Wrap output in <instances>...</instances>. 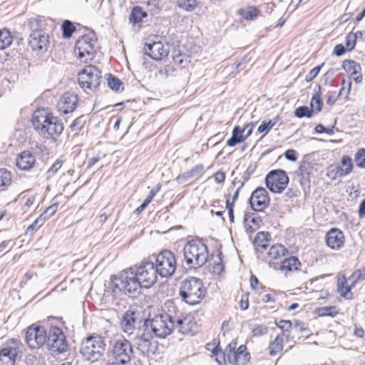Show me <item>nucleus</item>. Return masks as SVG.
Returning a JSON list of instances; mask_svg holds the SVG:
<instances>
[{"label": "nucleus", "instance_id": "864d4df0", "mask_svg": "<svg viewBox=\"0 0 365 365\" xmlns=\"http://www.w3.org/2000/svg\"><path fill=\"white\" fill-rule=\"evenodd\" d=\"M312 169V167L309 163L302 162L299 168V173L304 178H308Z\"/></svg>", "mask_w": 365, "mask_h": 365}, {"label": "nucleus", "instance_id": "c85d7f7f", "mask_svg": "<svg viewBox=\"0 0 365 365\" xmlns=\"http://www.w3.org/2000/svg\"><path fill=\"white\" fill-rule=\"evenodd\" d=\"M240 16L247 21H254L260 15V11L255 6H248L238 11Z\"/></svg>", "mask_w": 365, "mask_h": 365}, {"label": "nucleus", "instance_id": "37998d69", "mask_svg": "<svg viewBox=\"0 0 365 365\" xmlns=\"http://www.w3.org/2000/svg\"><path fill=\"white\" fill-rule=\"evenodd\" d=\"M294 115L299 118L304 117L310 118L313 115V110H311V108L307 106H300L296 108Z\"/></svg>", "mask_w": 365, "mask_h": 365}, {"label": "nucleus", "instance_id": "052dcab7", "mask_svg": "<svg viewBox=\"0 0 365 365\" xmlns=\"http://www.w3.org/2000/svg\"><path fill=\"white\" fill-rule=\"evenodd\" d=\"M276 325L284 332L289 331L292 328V322L289 320H280L279 322H276Z\"/></svg>", "mask_w": 365, "mask_h": 365}, {"label": "nucleus", "instance_id": "5701e85b", "mask_svg": "<svg viewBox=\"0 0 365 365\" xmlns=\"http://www.w3.org/2000/svg\"><path fill=\"white\" fill-rule=\"evenodd\" d=\"M35 163L36 157L29 150L21 152L16 158V166L22 170L31 169Z\"/></svg>", "mask_w": 365, "mask_h": 365}, {"label": "nucleus", "instance_id": "6e6552de", "mask_svg": "<svg viewBox=\"0 0 365 365\" xmlns=\"http://www.w3.org/2000/svg\"><path fill=\"white\" fill-rule=\"evenodd\" d=\"M45 346L52 354H58L66 351L68 344L66 336L59 327H51L49 329Z\"/></svg>", "mask_w": 365, "mask_h": 365}, {"label": "nucleus", "instance_id": "c03bdc74", "mask_svg": "<svg viewBox=\"0 0 365 365\" xmlns=\"http://www.w3.org/2000/svg\"><path fill=\"white\" fill-rule=\"evenodd\" d=\"M177 4L179 7L191 11H193L197 6V0H177Z\"/></svg>", "mask_w": 365, "mask_h": 365}, {"label": "nucleus", "instance_id": "9b49d317", "mask_svg": "<svg viewBox=\"0 0 365 365\" xmlns=\"http://www.w3.org/2000/svg\"><path fill=\"white\" fill-rule=\"evenodd\" d=\"M101 79V72L94 66H86L78 74V83L85 88H96L99 86Z\"/></svg>", "mask_w": 365, "mask_h": 365}, {"label": "nucleus", "instance_id": "cd10ccee", "mask_svg": "<svg viewBox=\"0 0 365 365\" xmlns=\"http://www.w3.org/2000/svg\"><path fill=\"white\" fill-rule=\"evenodd\" d=\"M301 262L296 257H290L282 262L280 269L282 271H297L299 269Z\"/></svg>", "mask_w": 365, "mask_h": 365}, {"label": "nucleus", "instance_id": "0eeeda50", "mask_svg": "<svg viewBox=\"0 0 365 365\" xmlns=\"http://www.w3.org/2000/svg\"><path fill=\"white\" fill-rule=\"evenodd\" d=\"M112 356L117 364H128L134 358L131 342L124 338L115 340L112 346Z\"/></svg>", "mask_w": 365, "mask_h": 365}, {"label": "nucleus", "instance_id": "49530a36", "mask_svg": "<svg viewBox=\"0 0 365 365\" xmlns=\"http://www.w3.org/2000/svg\"><path fill=\"white\" fill-rule=\"evenodd\" d=\"M356 165L361 168H365V148L359 149L355 155Z\"/></svg>", "mask_w": 365, "mask_h": 365}, {"label": "nucleus", "instance_id": "e433bc0d", "mask_svg": "<svg viewBox=\"0 0 365 365\" xmlns=\"http://www.w3.org/2000/svg\"><path fill=\"white\" fill-rule=\"evenodd\" d=\"M320 90H321V87L319 85L318 86V91L314 94V96H312V101H311V103H310L311 110H313V113L314 112L319 113V111H321L322 108L323 103L321 99Z\"/></svg>", "mask_w": 365, "mask_h": 365}, {"label": "nucleus", "instance_id": "2f4dec72", "mask_svg": "<svg viewBox=\"0 0 365 365\" xmlns=\"http://www.w3.org/2000/svg\"><path fill=\"white\" fill-rule=\"evenodd\" d=\"M287 253V250L280 244L272 245L267 252L270 259H277L284 257Z\"/></svg>", "mask_w": 365, "mask_h": 365}, {"label": "nucleus", "instance_id": "a878e982", "mask_svg": "<svg viewBox=\"0 0 365 365\" xmlns=\"http://www.w3.org/2000/svg\"><path fill=\"white\" fill-rule=\"evenodd\" d=\"M269 235L268 232H260L257 234L253 244L257 252H262L268 246Z\"/></svg>", "mask_w": 365, "mask_h": 365}, {"label": "nucleus", "instance_id": "39448f33", "mask_svg": "<svg viewBox=\"0 0 365 365\" xmlns=\"http://www.w3.org/2000/svg\"><path fill=\"white\" fill-rule=\"evenodd\" d=\"M145 331H151L156 336L165 338L172 333L175 329L173 314L169 309V313L156 315L153 319L144 321Z\"/></svg>", "mask_w": 365, "mask_h": 365}, {"label": "nucleus", "instance_id": "f03ea898", "mask_svg": "<svg viewBox=\"0 0 365 365\" xmlns=\"http://www.w3.org/2000/svg\"><path fill=\"white\" fill-rule=\"evenodd\" d=\"M32 123L35 130L46 139L54 138L63 130L61 120L45 109H38L34 113Z\"/></svg>", "mask_w": 365, "mask_h": 365}, {"label": "nucleus", "instance_id": "13d9d810", "mask_svg": "<svg viewBox=\"0 0 365 365\" xmlns=\"http://www.w3.org/2000/svg\"><path fill=\"white\" fill-rule=\"evenodd\" d=\"M58 203H54L48 207L46 210L40 215L45 217V221L50 218L57 211Z\"/></svg>", "mask_w": 365, "mask_h": 365}, {"label": "nucleus", "instance_id": "72a5a7b5", "mask_svg": "<svg viewBox=\"0 0 365 365\" xmlns=\"http://www.w3.org/2000/svg\"><path fill=\"white\" fill-rule=\"evenodd\" d=\"M148 15L145 8L143 9L141 6H136L132 10L130 16V21L133 23H139Z\"/></svg>", "mask_w": 365, "mask_h": 365}, {"label": "nucleus", "instance_id": "4c0bfd02", "mask_svg": "<svg viewBox=\"0 0 365 365\" xmlns=\"http://www.w3.org/2000/svg\"><path fill=\"white\" fill-rule=\"evenodd\" d=\"M12 36L9 30H0V48L4 49L9 47L12 43Z\"/></svg>", "mask_w": 365, "mask_h": 365}, {"label": "nucleus", "instance_id": "c756f323", "mask_svg": "<svg viewBox=\"0 0 365 365\" xmlns=\"http://www.w3.org/2000/svg\"><path fill=\"white\" fill-rule=\"evenodd\" d=\"M247 347L245 345H240L237 351L232 354V356L228 355V359L232 363L233 361L238 362L242 360V362H246L249 360V354L246 351Z\"/></svg>", "mask_w": 365, "mask_h": 365}, {"label": "nucleus", "instance_id": "4be33fe9", "mask_svg": "<svg viewBox=\"0 0 365 365\" xmlns=\"http://www.w3.org/2000/svg\"><path fill=\"white\" fill-rule=\"evenodd\" d=\"M78 101L76 95L66 93L61 97L58 103V110L65 114L71 113L76 108Z\"/></svg>", "mask_w": 365, "mask_h": 365}, {"label": "nucleus", "instance_id": "dca6fc26", "mask_svg": "<svg viewBox=\"0 0 365 365\" xmlns=\"http://www.w3.org/2000/svg\"><path fill=\"white\" fill-rule=\"evenodd\" d=\"M20 341L12 339L0 351V365H14Z\"/></svg>", "mask_w": 365, "mask_h": 365}, {"label": "nucleus", "instance_id": "e2e57ef3", "mask_svg": "<svg viewBox=\"0 0 365 365\" xmlns=\"http://www.w3.org/2000/svg\"><path fill=\"white\" fill-rule=\"evenodd\" d=\"M255 336H261L267 334V328L264 325H258L252 330Z\"/></svg>", "mask_w": 365, "mask_h": 365}, {"label": "nucleus", "instance_id": "338daca9", "mask_svg": "<svg viewBox=\"0 0 365 365\" xmlns=\"http://www.w3.org/2000/svg\"><path fill=\"white\" fill-rule=\"evenodd\" d=\"M284 156L287 160L294 162L297 159V153L295 150L289 149L285 152Z\"/></svg>", "mask_w": 365, "mask_h": 365}, {"label": "nucleus", "instance_id": "c9c22d12", "mask_svg": "<svg viewBox=\"0 0 365 365\" xmlns=\"http://www.w3.org/2000/svg\"><path fill=\"white\" fill-rule=\"evenodd\" d=\"M283 349V338L280 335H277L274 340L269 346V355L276 356L278 353L282 351Z\"/></svg>", "mask_w": 365, "mask_h": 365}, {"label": "nucleus", "instance_id": "4468645a", "mask_svg": "<svg viewBox=\"0 0 365 365\" xmlns=\"http://www.w3.org/2000/svg\"><path fill=\"white\" fill-rule=\"evenodd\" d=\"M47 331L39 325L32 324L26 332V341L31 349H38L46 343Z\"/></svg>", "mask_w": 365, "mask_h": 365}, {"label": "nucleus", "instance_id": "423d86ee", "mask_svg": "<svg viewBox=\"0 0 365 365\" xmlns=\"http://www.w3.org/2000/svg\"><path fill=\"white\" fill-rule=\"evenodd\" d=\"M106 344L101 336H90L81 343V353L88 361H98L103 355Z\"/></svg>", "mask_w": 365, "mask_h": 365}, {"label": "nucleus", "instance_id": "7ed1b4c3", "mask_svg": "<svg viewBox=\"0 0 365 365\" xmlns=\"http://www.w3.org/2000/svg\"><path fill=\"white\" fill-rule=\"evenodd\" d=\"M183 256L185 263L190 268L200 267L208 259L207 247L200 241L190 240L184 246Z\"/></svg>", "mask_w": 365, "mask_h": 365}, {"label": "nucleus", "instance_id": "f704fd0d", "mask_svg": "<svg viewBox=\"0 0 365 365\" xmlns=\"http://www.w3.org/2000/svg\"><path fill=\"white\" fill-rule=\"evenodd\" d=\"M11 184V174L4 168H0V191L6 190Z\"/></svg>", "mask_w": 365, "mask_h": 365}, {"label": "nucleus", "instance_id": "f3484780", "mask_svg": "<svg viewBox=\"0 0 365 365\" xmlns=\"http://www.w3.org/2000/svg\"><path fill=\"white\" fill-rule=\"evenodd\" d=\"M140 313L134 309L127 310L121 319V327L123 331L128 334H133L134 329L141 323Z\"/></svg>", "mask_w": 365, "mask_h": 365}, {"label": "nucleus", "instance_id": "393cba45", "mask_svg": "<svg viewBox=\"0 0 365 365\" xmlns=\"http://www.w3.org/2000/svg\"><path fill=\"white\" fill-rule=\"evenodd\" d=\"M168 38L172 40V46H173V58L175 64L182 66L183 65V58L182 57V54L180 51L176 49V47L178 46V43H180V40L178 36H175L174 33H170V31H168Z\"/></svg>", "mask_w": 365, "mask_h": 365}, {"label": "nucleus", "instance_id": "79ce46f5", "mask_svg": "<svg viewBox=\"0 0 365 365\" xmlns=\"http://www.w3.org/2000/svg\"><path fill=\"white\" fill-rule=\"evenodd\" d=\"M346 279L345 276L339 277L337 282L338 291L341 297H345L348 292L351 290V286H346Z\"/></svg>", "mask_w": 365, "mask_h": 365}, {"label": "nucleus", "instance_id": "603ef678", "mask_svg": "<svg viewBox=\"0 0 365 365\" xmlns=\"http://www.w3.org/2000/svg\"><path fill=\"white\" fill-rule=\"evenodd\" d=\"M85 123L86 120L83 116L81 115L77 118L70 125L71 130L75 133L78 132L83 128Z\"/></svg>", "mask_w": 365, "mask_h": 365}, {"label": "nucleus", "instance_id": "9d476101", "mask_svg": "<svg viewBox=\"0 0 365 365\" xmlns=\"http://www.w3.org/2000/svg\"><path fill=\"white\" fill-rule=\"evenodd\" d=\"M96 51V41L88 35L83 36L76 43V54L84 63H88L94 58Z\"/></svg>", "mask_w": 365, "mask_h": 365}, {"label": "nucleus", "instance_id": "a18cd8bd", "mask_svg": "<svg viewBox=\"0 0 365 365\" xmlns=\"http://www.w3.org/2000/svg\"><path fill=\"white\" fill-rule=\"evenodd\" d=\"M45 222V217L39 216L31 225L26 228V234L32 235L37 229Z\"/></svg>", "mask_w": 365, "mask_h": 365}, {"label": "nucleus", "instance_id": "f257e3e1", "mask_svg": "<svg viewBox=\"0 0 365 365\" xmlns=\"http://www.w3.org/2000/svg\"><path fill=\"white\" fill-rule=\"evenodd\" d=\"M158 272L151 261H143L138 267L123 270L112 279V291L117 297L121 294L135 297L140 288L151 287L158 279Z\"/></svg>", "mask_w": 365, "mask_h": 365}, {"label": "nucleus", "instance_id": "3c124183", "mask_svg": "<svg viewBox=\"0 0 365 365\" xmlns=\"http://www.w3.org/2000/svg\"><path fill=\"white\" fill-rule=\"evenodd\" d=\"M108 85L113 91H119L120 86L122 85L121 81L115 76L111 74L108 75Z\"/></svg>", "mask_w": 365, "mask_h": 365}, {"label": "nucleus", "instance_id": "bf43d9fd", "mask_svg": "<svg viewBox=\"0 0 365 365\" xmlns=\"http://www.w3.org/2000/svg\"><path fill=\"white\" fill-rule=\"evenodd\" d=\"M255 168H256V166L254 165H250L246 170V171L244 173L243 175H242V178H243V181H242L240 182V187H242L244 184L245 183V182H247L250 176L253 174V173L255 172Z\"/></svg>", "mask_w": 365, "mask_h": 365}, {"label": "nucleus", "instance_id": "0e129e2a", "mask_svg": "<svg viewBox=\"0 0 365 365\" xmlns=\"http://www.w3.org/2000/svg\"><path fill=\"white\" fill-rule=\"evenodd\" d=\"M212 353L216 356V361L217 363H219L220 365H222L223 363L225 362V353L222 352L221 350H218L217 348L214 349L212 351Z\"/></svg>", "mask_w": 365, "mask_h": 365}, {"label": "nucleus", "instance_id": "aec40b11", "mask_svg": "<svg viewBox=\"0 0 365 365\" xmlns=\"http://www.w3.org/2000/svg\"><path fill=\"white\" fill-rule=\"evenodd\" d=\"M150 334L145 331L138 334L135 338V346L137 350L143 356H148L150 353L154 354L156 346L150 341Z\"/></svg>", "mask_w": 365, "mask_h": 365}, {"label": "nucleus", "instance_id": "5fc2aeb1", "mask_svg": "<svg viewBox=\"0 0 365 365\" xmlns=\"http://www.w3.org/2000/svg\"><path fill=\"white\" fill-rule=\"evenodd\" d=\"M63 36L65 38H69L76 31L74 24H61Z\"/></svg>", "mask_w": 365, "mask_h": 365}, {"label": "nucleus", "instance_id": "a211bd4d", "mask_svg": "<svg viewBox=\"0 0 365 365\" xmlns=\"http://www.w3.org/2000/svg\"><path fill=\"white\" fill-rule=\"evenodd\" d=\"M269 203L268 192L265 188L257 187L252 194L250 198V204L253 210L263 211Z\"/></svg>", "mask_w": 365, "mask_h": 365}, {"label": "nucleus", "instance_id": "1a4fd4ad", "mask_svg": "<svg viewBox=\"0 0 365 365\" xmlns=\"http://www.w3.org/2000/svg\"><path fill=\"white\" fill-rule=\"evenodd\" d=\"M155 267L161 277H171L176 269V259L174 254L168 250H163L155 258Z\"/></svg>", "mask_w": 365, "mask_h": 365}, {"label": "nucleus", "instance_id": "8fccbe9b", "mask_svg": "<svg viewBox=\"0 0 365 365\" xmlns=\"http://www.w3.org/2000/svg\"><path fill=\"white\" fill-rule=\"evenodd\" d=\"M275 124L276 120H264L258 127V132L260 133H264V135H266Z\"/></svg>", "mask_w": 365, "mask_h": 365}, {"label": "nucleus", "instance_id": "4d7b16f0", "mask_svg": "<svg viewBox=\"0 0 365 365\" xmlns=\"http://www.w3.org/2000/svg\"><path fill=\"white\" fill-rule=\"evenodd\" d=\"M324 66V63H322L320 66H316L314 68H312L306 76L305 81L307 82H311L313 81L319 74L321 68Z\"/></svg>", "mask_w": 365, "mask_h": 365}, {"label": "nucleus", "instance_id": "f8f14e48", "mask_svg": "<svg viewBox=\"0 0 365 365\" xmlns=\"http://www.w3.org/2000/svg\"><path fill=\"white\" fill-rule=\"evenodd\" d=\"M168 308L173 312V324L175 329L183 334H194L197 329V323L190 315L182 316L181 313L175 312V307L173 302L168 304Z\"/></svg>", "mask_w": 365, "mask_h": 365}, {"label": "nucleus", "instance_id": "58836bf2", "mask_svg": "<svg viewBox=\"0 0 365 365\" xmlns=\"http://www.w3.org/2000/svg\"><path fill=\"white\" fill-rule=\"evenodd\" d=\"M145 8L148 14L151 16L159 14L161 10L158 0H151L148 1Z\"/></svg>", "mask_w": 365, "mask_h": 365}, {"label": "nucleus", "instance_id": "7c9ffc66", "mask_svg": "<svg viewBox=\"0 0 365 365\" xmlns=\"http://www.w3.org/2000/svg\"><path fill=\"white\" fill-rule=\"evenodd\" d=\"M342 68L351 76L359 74L361 71V67L359 63H356L354 60L349 59H346L343 61Z\"/></svg>", "mask_w": 365, "mask_h": 365}, {"label": "nucleus", "instance_id": "20e7f679", "mask_svg": "<svg viewBox=\"0 0 365 365\" xmlns=\"http://www.w3.org/2000/svg\"><path fill=\"white\" fill-rule=\"evenodd\" d=\"M205 294L206 289L200 279L189 277L181 283L180 295L182 301L190 305L199 304Z\"/></svg>", "mask_w": 365, "mask_h": 365}, {"label": "nucleus", "instance_id": "2eb2a0df", "mask_svg": "<svg viewBox=\"0 0 365 365\" xmlns=\"http://www.w3.org/2000/svg\"><path fill=\"white\" fill-rule=\"evenodd\" d=\"M29 46L38 53H45L50 44L49 37L46 32L40 29H34L28 37Z\"/></svg>", "mask_w": 365, "mask_h": 365}, {"label": "nucleus", "instance_id": "473e14b6", "mask_svg": "<svg viewBox=\"0 0 365 365\" xmlns=\"http://www.w3.org/2000/svg\"><path fill=\"white\" fill-rule=\"evenodd\" d=\"M243 133L244 130H242L240 126H235L233 128L232 137L227 141V145L234 147L242 142L244 140Z\"/></svg>", "mask_w": 365, "mask_h": 365}, {"label": "nucleus", "instance_id": "6e6d98bb", "mask_svg": "<svg viewBox=\"0 0 365 365\" xmlns=\"http://www.w3.org/2000/svg\"><path fill=\"white\" fill-rule=\"evenodd\" d=\"M356 35L350 32L346 37V48L348 51H351L356 45Z\"/></svg>", "mask_w": 365, "mask_h": 365}, {"label": "nucleus", "instance_id": "ddd939ff", "mask_svg": "<svg viewBox=\"0 0 365 365\" xmlns=\"http://www.w3.org/2000/svg\"><path fill=\"white\" fill-rule=\"evenodd\" d=\"M265 183L272 192L281 193L289 183V177L283 170H273L267 175Z\"/></svg>", "mask_w": 365, "mask_h": 365}, {"label": "nucleus", "instance_id": "ea45409f", "mask_svg": "<svg viewBox=\"0 0 365 365\" xmlns=\"http://www.w3.org/2000/svg\"><path fill=\"white\" fill-rule=\"evenodd\" d=\"M317 314L319 317H334L338 314L336 307H323L317 310Z\"/></svg>", "mask_w": 365, "mask_h": 365}, {"label": "nucleus", "instance_id": "b1692460", "mask_svg": "<svg viewBox=\"0 0 365 365\" xmlns=\"http://www.w3.org/2000/svg\"><path fill=\"white\" fill-rule=\"evenodd\" d=\"M204 170V165L202 164H197L190 170L179 175L176 178V181L179 184H182L191 179H197L203 174Z\"/></svg>", "mask_w": 365, "mask_h": 365}, {"label": "nucleus", "instance_id": "de8ad7c7", "mask_svg": "<svg viewBox=\"0 0 365 365\" xmlns=\"http://www.w3.org/2000/svg\"><path fill=\"white\" fill-rule=\"evenodd\" d=\"M63 161L62 160H57L52 166L46 172L47 179H50L54 176V175L62 167Z\"/></svg>", "mask_w": 365, "mask_h": 365}, {"label": "nucleus", "instance_id": "774afa93", "mask_svg": "<svg viewBox=\"0 0 365 365\" xmlns=\"http://www.w3.org/2000/svg\"><path fill=\"white\" fill-rule=\"evenodd\" d=\"M173 71L174 68L172 66H166L159 71V73L163 76L168 77Z\"/></svg>", "mask_w": 365, "mask_h": 365}, {"label": "nucleus", "instance_id": "bb28decb", "mask_svg": "<svg viewBox=\"0 0 365 365\" xmlns=\"http://www.w3.org/2000/svg\"><path fill=\"white\" fill-rule=\"evenodd\" d=\"M341 167L336 168V175L339 177L345 176L352 171V160L347 155H344L341 160Z\"/></svg>", "mask_w": 365, "mask_h": 365}, {"label": "nucleus", "instance_id": "6ab92c4d", "mask_svg": "<svg viewBox=\"0 0 365 365\" xmlns=\"http://www.w3.org/2000/svg\"><path fill=\"white\" fill-rule=\"evenodd\" d=\"M145 53L155 61H160L170 53V43L165 44L161 41L145 43Z\"/></svg>", "mask_w": 365, "mask_h": 365}, {"label": "nucleus", "instance_id": "69168bd1", "mask_svg": "<svg viewBox=\"0 0 365 365\" xmlns=\"http://www.w3.org/2000/svg\"><path fill=\"white\" fill-rule=\"evenodd\" d=\"M223 269L224 266L220 258H219V262H216L211 268L212 272L215 274H220Z\"/></svg>", "mask_w": 365, "mask_h": 365}, {"label": "nucleus", "instance_id": "09e8293b", "mask_svg": "<svg viewBox=\"0 0 365 365\" xmlns=\"http://www.w3.org/2000/svg\"><path fill=\"white\" fill-rule=\"evenodd\" d=\"M244 221L246 224L250 222L257 227H259V224L262 222V219L257 214L246 213L245 215Z\"/></svg>", "mask_w": 365, "mask_h": 365}, {"label": "nucleus", "instance_id": "680f3d73", "mask_svg": "<svg viewBox=\"0 0 365 365\" xmlns=\"http://www.w3.org/2000/svg\"><path fill=\"white\" fill-rule=\"evenodd\" d=\"M14 243L12 240H4L0 244V253L9 252L14 247Z\"/></svg>", "mask_w": 365, "mask_h": 365}, {"label": "nucleus", "instance_id": "412c9836", "mask_svg": "<svg viewBox=\"0 0 365 365\" xmlns=\"http://www.w3.org/2000/svg\"><path fill=\"white\" fill-rule=\"evenodd\" d=\"M344 235L337 228L331 229L326 235V243L332 250H338L344 245Z\"/></svg>", "mask_w": 365, "mask_h": 365}, {"label": "nucleus", "instance_id": "a19ab883", "mask_svg": "<svg viewBox=\"0 0 365 365\" xmlns=\"http://www.w3.org/2000/svg\"><path fill=\"white\" fill-rule=\"evenodd\" d=\"M365 279V267L362 269H356L349 277L348 280L351 282V286H354L358 281Z\"/></svg>", "mask_w": 365, "mask_h": 365}]
</instances>
